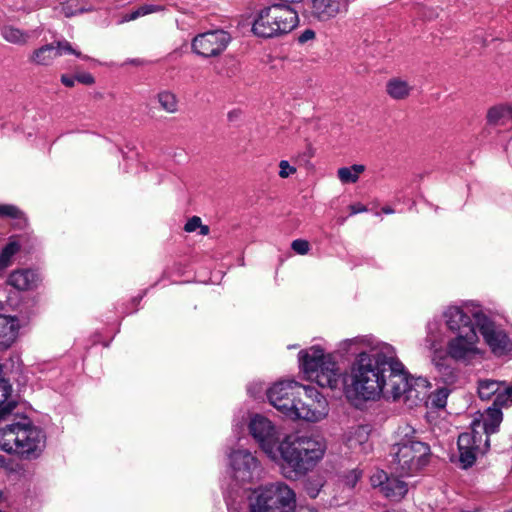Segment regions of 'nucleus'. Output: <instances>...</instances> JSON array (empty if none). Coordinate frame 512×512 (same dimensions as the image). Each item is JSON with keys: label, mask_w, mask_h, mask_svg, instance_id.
Here are the masks:
<instances>
[{"label": "nucleus", "mask_w": 512, "mask_h": 512, "mask_svg": "<svg viewBox=\"0 0 512 512\" xmlns=\"http://www.w3.org/2000/svg\"><path fill=\"white\" fill-rule=\"evenodd\" d=\"M55 48L59 51V56L63 55L64 53H68L74 54L77 57H81V53L74 50L71 44L66 40L57 41L55 44Z\"/></svg>", "instance_id": "40"}, {"label": "nucleus", "mask_w": 512, "mask_h": 512, "mask_svg": "<svg viewBox=\"0 0 512 512\" xmlns=\"http://www.w3.org/2000/svg\"><path fill=\"white\" fill-rule=\"evenodd\" d=\"M411 86L408 82L399 78H393L387 82L386 90L388 95L396 100H402L409 96Z\"/></svg>", "instance_id": "27"}, {"label": "nucleus", "mask_w": 512, "mask_h": 512, "mask_svg": "<svg viewBox=\"0 0 512 512\" xmlns=\"http://www.w3.org/2000/svg\"><path fill=\"white\" fill-rule=\"evenodd\" d=\"M472 315L486 344L495 355L502 356L512 350V342L500 326H497L487 315L480 311H476Z\"/></svg>", "instance_id": "11"}, {"label": "nucleus", "mask_w": 512, "mask_h": 512, "mask_svg": "<svg viewBox=\"0 0 512 512\" xmlns=\"http://www.w3.org/2000/svg\"><path fill=\"white\" fill-rule=\"evenodd\" d=\"M503 420L502 411L498 407H489L480 415V419L472 422V431L458 437L459 459L464 468L476 461L478 454H484L489 448V435L496 433Z\"/></svg>", "instance_id": "4"}, {"label": "nucleus", "mask_w": 512, "mask_h": 512, "mask_svg": "<svg viewBox=\"0 0 512 512\" xmlns=\"http://www.w3.org/2000/svg\"><path fill=\"white\" fill-rule=\"evenodd\" d=\"M249 431L261 449L271 458L279 446V433L275 425L265 416L256 414L249 423Z\"/></svg>", "instance_id": "12"}, {"label": "nucleus", "mask_w": 512, "mask_h": 512, "mask_svg": "<svg viewBox=\"0 0 512 512\" xmlns=\"http://www.w3.org/2000/svg\"><path fill=\"white\" fill-rule=\"evenodd\" d=\"M408 492V485L406 482L397 477H391L381 493L392 501H400Z\"/></svg>", "instance_id": "25"}, {"label": "nucleus", "mask_w": 512, "mask_h": 512, "mask_svg": "<svg viewBox=\"0 0 512 512\" xmlns=\"http://www.w3.org/2000/svg\"><path fill=\"white\" fill-rule=\"evenodd\" d=\"M382 211H383L385 214H392V213H394V210H393L391 207H389V206L383 207V208H382Z\"/></svg>", "instance_id": "52"}, {"label": "nucleus", "mask_w": 512, "mask_h": 512, "mask_svg": "<svg viewBox=\"0 0 512 512\" xmlns=\"http://www.w3.org/2000/svg\"><path fill=\"white\" fill-rule=\"evenodd\" d=\"M76 81L84 85H93L95 83V79L91 73L83 72L77 73L75 75Z\"/></svg>", "instance_id": "45"}, {"label": "nucleus", "mask_w": 512, "mask_h": 512, "mask_svg": "<svg viewBox=\"0 0 512 512\" xmlns=\"http://www.w3.org/2000/svg\"><path fill=\"white\" fill-rule=\"evenodd\" d=\"M385 357L382 344L371 347L370 353L362 351L344 377L343 387L350 399L375 400L385 387Z\"/></svg>", "instance_id": "1"}, {"label": "nucleus", "mask_w": 512, "mask_h": 512, "mask_svg": "<svg viewBox=\"0 0 512 512\" xmlns=\"http://www.w3.org/2000/svg\"><path fill=\"white\" fill-rule=\"evenodd\" d=\"M279 176L281 178H288L296 172V168L291 166L287 160H281L279 163Z\"/></svg>", "instance_id": "43"}, {"label": "nucleus", "mask_w": 512, "mask_h": 512, "mask_svg": "<svg viewBox=\"0 0 512 512\" xmlns=\"http://www.w3.org/2000/svg\"><path fill=\"white\" fill-rule=\"evenodd\" d=\"M0 390L2 391L3 400H0V420L9 415L16 407L14 400H8L11 395L12 387L8 380L4 378L3 366L0 364Z\"/></svg>", "instance_id": "24"}, {"label": "nucleus", "mask_w": 512, "mask_h": 512, "mask_svg": "<svg viewBox=\"0 0 512 512\" xmlns=\"http://www.w3.org/2000/svg\"><path fill=\"white\" fill-rule=\"evenodd\" d=\"M489 124L512 128V108L508 106H495L489 109L487 113Z\"/></svg>", "instance_id": "23"}, {"label": "nucleus", "mask_w": 512, "mask_h": 512, "mask_svg": "<svg viewBox=\"0 0 512 512\" xmlns=\"http://www.w3.org/2000/svg\"><path fill=\"white\" fill-rule=\"evenodd\" d=\"M365 171V166L361 164H354L350 167H342L337 171L339 180L344 183H355L358 181L361 173Z\"/></svg>", "instance_id": "29"}, {"label": "nucleus", "mask_w": 512, "mask_h": 512, "mask_svg": "<svg viewBox=\"0 0 512 512\" xmlns=\"http://www.w3.org/2000/svg\"><path fill=\"white\" fill-rule=\"evenodd\" d=\"M5 464V458L4 456L0 455V466Z\"/></svg>", "instance_id": "54"}, {"label": "nucleus", "mask_w": 512, "mask_h": 512, "mask_svg": "<svg viewBox=\"0 0 512 512\" xmlns=\"http://www.w3.org/2000/svg\"><path fill=\"white\" fill-rule=\"evenodd\" d=\"M307 493L311 498H315L319 493L318 484L316 486H312V483H309L306 487Z\"/></svg>", "instance_id": "49"}, {"label": "nucleus", "mask_w": 512, "mask_h": 512, "mask_svg": "<svg viewBox=\"0 0 512 512\" xmlns=\"http://www.w3.org/2000/svg\"><path fill=\"white\" fill-rule=\"evenodd\" d=\"M397 437L392 448V468L401 477L412 476L428 464L430 447L416 437L410 425L400 426Z\"/></svg>", "instance_id": "5"}, {"label": "nucleus", "mask_w": 512, "mask_h": 512, "mask_svg": "<svg viewBox=\"0 0 512 512\" xmlns=\"http://www.w3.org/2000/svg\"><path fill=\"white\" fill-rule=\"evenodd\" d=\"M369 439L370 428L365 425L351 427L344 435L345 445L355 453H368L372 448Z\"/></svg>", "instance_id": "17"}, {"label": "nucleus", "mask_w": 512, "mask_h": 512, "mask_svg": "<svg viewBox=\"0 0 512 512\" xmlns=\"http://www.w3.org/2000/svg\"><path fill=\"white\" fill-rule=\"evenodd\" d=\"M36 281V274L29 269L17 270L12 272L8 277V283L18 290L31 289Z\"/></svg>", "instance_id": "22"}, {"label": "nucleus", "mask_w": 512, "mask_h": 512, "mask_svg": "<svg viewBox=\"0 0 512 512\" xmlns=\"http://www.w3.org/2000/svg\"><path fill=\"white\" fill-rule=\"evenodd\" d=\"M299 17L295 7L272 4L262 9L254 20L252 32L262 38H272L291 32L298 26Z\"/></svg>", "instance_id": "7"}, {"label": "nucleus", "mask_w": 512, "mask_h": 512, "mask_svg": "<svg viewBox=\"0 0 512 512\" xmlns=\"http://www.w3.org/2000/svg\"><path fill=\"white\" fill-rule=\"evenodd\" d=\"M157 100L160 107L169 114H174L178 111V99L176 95L170 91H161L157 95Z\"/></svg>", "instance_id": "33"}, {"label": "nucleus", "mask_w": 512, "mask_h": 512, "mask_svg": "<svg viewBox=\"0 0 512 512\" xmlns=\"http://www.w3.org/2000/svg\"><path fill=\"white\" fill-rule=\"evenodd\" d=\"M443 317L445 319L448 329L456 334L464 332L465 326L475 328L471 316L464 311L463 308L458 306L448 307Z\"/></svg>", "instance_id": "18"}, {"label": "nucleus", "mask_w": 512, "mask_h": 512, "mask_svg": "<svg viewBox=\"0 0 512 512\" xmlns=\"http://www.w3.org/2000/svg\"><path fill=\"white\" fill-rule=\"evenodd\" d=\"M75 82H76L75 75L74 76H69L67 74L61 75V83L64 86L71 88L75 85Z\"/></svg>", "instance_id": "46"}, {"label": "nucleus", "mask_w": 512, "mask_h": 512, "mask_svg": "<svg viewBox=\"0 0 512 512\" xmlns=\"http://www.w3.org/2000/svg\"><path fill=\"white\" fill-rule=\"evenodd\" d=\"M385 357V387L381 392L386 397L399 400L407 391L412 379L409 380L404 370V365L395 357L394 348L388 344H382Z\"/></svg>", "instance_id": "10"}, {"label": "nucleus", "mask_w": 512, "mask_h": 512, "mask_svg": "<svg viewBox=\"0 0 512 512\" xmlns=\"http://www.w3.org/2000/svg\"><path fill=\"white\" fill-rule=\"evenodd\" d=\"M301 395V385L295 381H280L267 390V397L283 415L290 418V410L295 408L296 396Z\"/></svg>", "instance_id": "13"}, {"label": "nucleus", "mask_w": 512, "mask_h": 512, "mask_svg": "<svg viewBox=\"0 0 512 512\" xmlns=\"http://www.w3.org/2000/svg\"><path fill=\"white\" fill-rule=\"evenodd\" d=\"M1 34L6 41L18 45L25 44L29 39L28 33L13 26H4L1 29Z\"/></svg>", "instance_id": "32"}, {"label": "nucleus", "mask_w": 512, "mask_h": 512, "mask_svg": "<svg viewBox=\"0 0 512 512\" xmlns=\"http://www.w3.org/2000/svg\"><path fill=\"white\" fill-rule=\"evenodd\" d=\"M443 335L439 330L437 323H429L427 325V336L425 338V347L427 349H436L438 353H442Z\"/></svg>", "instance_id": "28"}, {"label": "nucleus", "mask_w": 512, "mask_h": 512, "mask_svg": "<svg viewBox=\"0 0 512 512\" xmlns=\"http://www.w3.org/2000/svg\"><path fill=\"white\" fill-rule=\"evenodd\" d=\"M59 56V51L55 48V43H50L36 49L30 57V61L37 65H49Z\"/></svg>", "instance_id": "26"}, {"label": "nucleus", "mask_w": 512, "mask_h": 512, "mask_svg": "<svg viewBox=\"0 0 512 512\" xmlns=\"http://www.w3.org/2000/svg\"><path fill=\"white\" fill-rule=\"evenodd\" d=\"M449 389L446 387H442L437 389L431 395H429V400L432 406L436 408H444L447 403V398L449 396Z\"/></svg>", "instance_id": "36"}, {"label": "nucleus", "mask_w": 512, "mask_h": 512, "mask_svg": "<svg viewBox=\"0 0 512 512\" xmlns=\"http://www.w3.org/2000/svg\"><path fill=\"white\" fill-rule=\"evenodd\" d=\"M430 351V357L432 363L439 369V371L447 370L449 369L448 366H446L445 362L448 358V353L442 348V353H438L436 349H428Z\"/></svg>", "instance_id": "37"}, {"label": "nucleus", "mask_w": 512, "mask_h": 512, "mask_svg": "<svg viewBox=\"0 0 512 512\" xmlns=\"http://www.w3.org/2000/svg\"><path fill=\"white\" fill-rule=\"evenodd\" d=\"M428 387L429 382L425 378L418 377L416 379H412L411 384L402 397L403 402L407 403L409 406L418 405L427 398Z\"/></svg>", "instance_id": "21"}, {"label": "nucleus", "mask_w": 512, "mask_h": 512, "mask_svg": "<svg viewBox=\"0 0 512 512\" xmlns=\"http://www.w3.org/2000/svg\"><path fill=\"white\" fill-rule=\"evenodd\" d=\"M276 4H285L294 7L293 5L298 4L301 0H278Z\"/></svg>", "instance_id": "50"}, {"label": "nucleus", "mask_w": 512, "mask_h": 512, "mask_svg": "<svg viewBox=\"0 0 512 512\" xmlns=\"http://www.w3.org/2000/svg\"><path fill=\"white\" fill-rule=\"evenodd\" d=\"M390 478L391 477H389L385 471L379 470L371 475L370 482L374 488H379L381 492L383 490V486H385L386 482H388Z\"/></svg>", "instance_id": "39"}, {"label": "nucleus", "mask_w": 512, "mask_h": 512, "mask_svg": "<svg viewBox=\"0 0 512 512\" xmlns=\"http://www.w3.org/2000/svg\"><path fill=\"white\" fill-rule=\"evenodd\" d=\"M360 341H361L363 344H365V345H367V346L371 347V342H370L369 340H367V339H361Z\"/></svg>", "instance_id": "53"}, {"label": "nucleus", "mask_w": 512, "mask_h": 512, "mask_svg": "<svg viewBox=\"0 0 512 512\" xmlns=\"http://www.w3.org/2000/svg\"><path fill=\"white\" fill-rule=\"evenodd\" d=\"M125 21H127V16H124V17L122 18V20H120L118 23H123V22H125Z\"/></svg>", "instance_id": "55"}, {"label": "nucleus", "mask_w": 512, "mask_h": 512, "mask_svg": "<svg viewBox=\"0 0 512 512\" xmlns=\"http://www.w3.org/2000/svg\"><path fill=\"white\" fill-rule=\"evenodd\" d=\"M319 4H322L323 7L319 6L317 1L312 2V12L322 21L335 18L347 9V4L344 0H320Z\"/></svg>", "instance_id": "19"}, {"label": "nucleus", "mask_w": 512, "mask_h": 512, "mask_svg": "<svg viewBox=\"0 0 512 512\" xmlns=\"http://www.w3.org/2000/svg\"><path fill=\"white\" fill-rule=\"evenodd\" d=\"M229 459L233 470V477L237 481L246 483L259 477L261 472L260 463L249 450H234L230 454Z\"/></svg>", "instance_id": "15"}, {"label": "nucleus", "mask_w": 512, "mask_h": 512, "mask_svg": "<svg viewBox=\"0 0 512 512\" xmlns=\"http://www.w3.org/2000/svg\"><path fill=\"white\" fill-rule=\"evenodd\" d=\"M0 216L15 219L19 228H24L27 225L25 214L15 205H0Z\"/></svg>", "instance_id": "30"}, {"label": "nucleus", "mask_w": 512, "mask_h": 512, "mask_svg": "<svg viewBox=\"0 0 512 512\" xmlns=\"http://www.w3.org/2000/svg\"><path fill=\"white\" fill-rule=\"evenodd\" d=\"M294 491L283 482L270 483L255 489L249 496L251 512H293Z\"/></svg>", "instance_id": "8"}, {"label": "nucleus", "mask_w": 512, "mask_h": 512, "mask_svg": "<svg viewBox=\"0 0 512 512\" xmlns=\"http://www.w3.org/2000/svg\"><path fill=\"white\" fill-rule=\"evenodd\" d=\"M465 327L464 332L458 333L447 343V353L456 361H470L480 353L475 328Z\"/></svg>", "instance_id": "14"}, {"label": "nucleus", "mask_w": 512, "mask_h": 512, "mask_svg": "<svg viewBox=\"0 0 512 512\" xmlns=\"http://www.w3.org/2000/svg\"><path fill=\"white\" fill-rule=\"evenodd\" d=\"M20 244L16 240H10L0 254V272L9 267L13 256L20 250Z\"/></svg>", "instance_id": "34"}, {"label": "nucleus", "mask_w": 512, "mask_h": 512, "mask_svg": "<svg viewBox=\"0 0 512 512\" xmlns=\"http://www.w3.org/2000/svg\"><path fill=\"white\" fill-rule=\"evenodd\" d=\"M201 223H202V221H201L200 217L193 216L185 224L184 230L189 233L194 232L201 226Z\"/></svg>", "instance_id": "44"}, {"label": "nucleus", "mask_w": 512, "mask_h": 512, "mask_svg": "<svg viewBox=\"0 0 512 512\" xmlns=\"http://www.w3.org/2000/svg\"><path fill=\"white\" fill-rule=\"evenodd\" d=\"M315 32L313 30H305L299 37V41L304 43L308 40L314 39Z\"/></svg>", "instance_id": "47"}, {"label": "nucleus", "mask_w": 512, "mask_h": 512, "mask_svg": "<svg viewBox=\"0 0 512 512\" xmlns=\"http://www.w3.org/2000/svg\"><path fill=\"white\" fill-rule=\"evenodd\" d=\"M19 327L16 317L0 314V351L8 349L15 342Z\"/></svg>", "instance_id": "20"}, {"label": "nucleus", "mask_w": 512, "mask_h": 512, "mask_svg": "<svg viewBox=\"0 0 512 512\" xmlns=\"http://www.w3.org/2000/svg\"><path fill=\"white\" fill-rule=\"evenodd\" d=\"M350 211H351V214L354 215V214H358V213L367 211V208H366V206L358 203V204L351 205Z\"/></svg>", "instance_id": "48"}, {"label": "nucleus", "mask_w": 512, "mask_h": 512, "mask_svg": "<svg viewBox=\"0 0 512 512\" xmlns=\"http://www.w3.org/2000/svg\"><path fill=\"white\" fill-rule=\"evenodd\" d=\"M299 362L308 380L316 382L322 388L337 389L344 378L330 355H325L319 347H311L299 352Z\"/></svg>", "instance_id": "6"}, {"label": "nucleus", "mask_w": 512, "mask_h": 512, "mask_svg": "<svg viewBox=\"0 0 512 512\" xmlns=\"http://www.w3.org/2000/svg\"><path fill=\"white\" fill-rule=\"evenodd\" d=\"M326 441L319 435L287 436L278 446L284 463L296 475H305L323 459Z\"/></svg>", "instance_id": "2"}, {"label": "nucleus", "mask_w": 512, "mask_h": 512, "mask_svg": "<svg viewBox=\"0 0 512 512\" xmlns=\"http://www.w3.org/2000/svg\"><path fill=\"white\" fill-rule=\"evenodd\" d=\"M161 10H163V8L159 5H143L138 9L130 12V21Z\"/></svg>", "instance_id": "38"}, {"label": "nucleus", "mask_w": 512, "mask_h": 512, "mask_svg": "<svg viewBox=\"0 0 512 512\" xmlns=\"http://www.w3.org/2000/svg\"><path fill=\"white\" fill-rule=\"evenodd\" d=\"M502 382L495 380H481L478 384V394L482 400H490L496 397L497 392L501 389Z\"/></svg>", "instance_id": "31"}, {"label": "nucleus", "mask_w": 512, "mask_h": 512, "mask_svg": "<svg viewBox=\"0 0 512 512\" xmlns=\"http://www.w3.org/2000/svg\"><path fill=\"white\" fill-rule=\"evenodd\" d=\"M329 413L326 398L314 387L301 385V395L290 410V419H302L308 422H319Z\"/></svg>", "instance_id": "9"}, {"label": "nucleus", "mask_w": 512, "mask_h": 512, "mask_svg": "<svg viewBox=\"0 0 512 512\" xmlns=\"http://www.w3.org/2000/svg\"><path fill=\"white\" fill-rule=\"evenodd\" d=\"M512 405V386L502 383L501 389L496 394L493 400V407H498L500 410L502 407Z\"/></svg>", "instance_id": "35"}, {"label": "nucleus", "mask_w": 512, "mask_h": 512, "mask_svg": "<svg viewBox=\"0 0 512 512\" xmlns=\"http://www.w3.org/2000/svg\"><path fill=\"white\" fill-rule=\"evenodd\" d=\"M361 477L362 472L357 469H353L345 475L344 483L348 487L353 488Z\"/></svg>", "instance_id": "42"}, {"label": "nucleus", "mask_w": 512, "mask_h": 512, "mask_svg": "<svg viewBox=\"0 0 512 512\" xmlns=\"http://www.w3.org/2000/svg\"><path fill=\"white\" fill-rule=\"evenodd\" d=\"M46 447V434L30 421L14 422L0 428V449L23 460H35Z\"/></svg>", "instance_id": "3"}, {"label": "nucleus", "mask_w": 512, "mask_h": 512, "mask_svg": "<svg viewBox=\"0 0 512 512\" xmlns=\"http://www.w3.org/2000/svg\"><path fill=\"white\" fill-rule=\"evenodd\" d=\"M291 248L300 255H305L309 252V242L303 239H296L292 242Z\"/></svg>", "instance_id": "41"}, {"label": "nucleus", "mask_w": 512, "mask_h": 512, "mask_svg": "<svg viewBox=\"0 0 512 512\" xmlns=\"http://www.w3.org/2000/svg\"><path fill=\"white\" fill-rule=\"evenodd\" d=\"M230 40V35L223 30L208 31L193 39L192 49L203 57H214L226 49Z\"/></svg>", "instance_id": "16"}, {"label": "nucleus", "mask_w": 512, "mask_h": 512, "mask_svg": "<svg viewBox=\"0 0 512 512\" xmlns=\"http://www.w3.org/2000/svg\"><path fill=\"white\" fill-rule=\"evenodd\" d=\"M199 229H200L201 235H207L209 233V227L207 225H203L201 223V226L199 227Z\"/></svg>", "instance_id": "51"}]
</instances>
